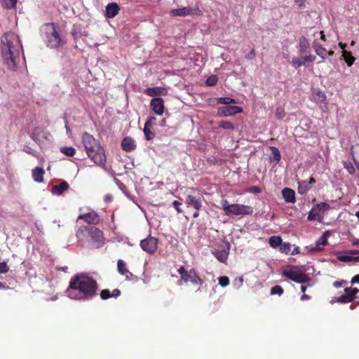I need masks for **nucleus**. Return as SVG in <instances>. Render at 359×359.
<instances>
[{"label":"nucleus","instance_id":"obj_43","mask_svg":"<svg viewBox=\"0 0 359 359\" xmlns=\"http://www.w3.org/2000/svg\"><path fill=\"white\" fill-rule=\"evenodd\" d=\"M271 150L273 160L276 161V162H278L281 158L280 153L278 149L276 147H271Z\"/></svg>","mask_w":359,"mask_h":359},{"label":"nucleus","instance_id":"obj_18","mask_svg":"<svg viewBox=\"0 0 359 359\" xmlns=\"http://www.w3.org/2000/svg\"><path fill=\"white\" fill-rule=\"evenodd\" d=\"M117 270L120 274L126 277V280H131V277L133 276V274L128 270L126 266V263L123 260H118Z\"/></svg>","mask_w":359,"mask_h":359},{"label":"nucleus","instance_id":"obj_19","mask_svg":"<svg viewBox=\"0 0 359 359\" xmlns=\"http://www.w3.org/2000/svg\"><path fill=\"white\" fill-rule=\"evenodd\" d=\"M144 93L150 97H156L158 95H166L168 90L163 87L148 88L144 90Z\"/></svg>","mask_w":359,"mask_h":359},{"label":"nucleus","instance_id":"obj_48","mask_svg":"<svg viewBox=\"0 0 359 359\" xmlns=\"http://www.w3.org/2000/svg\"><path fill=\"white\" fill-rule=\"evenodd\" d=\"M218 280L219 284L223 287H226L229 284V278L226 276L219 277Z\"/></svg>","mask_w":359,"mask_h":359},{"label":"nucleus","instance_id":"obj_64","mask_svg":"<svg viewBox=\"0 0 359 359\" xmlns=\"http://www.w3.org/2000/svg\"><path fill=\"white\" fill-rule=\"evenodd\" d=\"M338 45L342 49V51L346 50L345 48H346V47L347 46L346 43H344L342 42H339Z\"/></svg>","mask_w":359,"mask_h":359},{"label":"nucleus","instance_id":"obj_42","mask_svg":"<svg viewBox=\"0 0 359 359\" xmlns=\"http://www.w3.org/2000/svg\"><path fill=\"white\" fill-rule=\"evenodd\" d=\"M315 207L317 208L318 212H320V211L326 212L330 209V205L328 203H325V202H321L320 203H318Z\"/></svg>","mask_w":359,"mask_h":359},{"label":"nucleus","instance_id":"obj_53","mask_svg":"<svg viewBox=\"0 0 359 359\" xmlns=\"http://www.w3.org/2000/svg\"><path fill=\"white\" fill-rule=\"evenodd\" d=\"M9 271V266L6 262H0V273H6Z\"/></svg>","mask_w":359,"mask_h":359},{"label":"nucleus","instance_id":"obj_4","mask_svg":"<svg viewBox=\"0 0 359 359\" xmlns=\"http://www.w3.org/2000/svg\"><path fill=\"white\" fill-rule=\"evenodd\" d=\"M203 196L200 194L197 189L187 187L184 203L187 208H193L194 210H201L203 208Z\"/></svg>","mask_w":359,"mask_h":359},{"label":"nucleus","instance_id":"obj_11","mask_svg":"<svg viewBox=\"0 0 359 359\" xmlns=\"http://www.w3.org/2000/svg\"><path fill=\"white\" fill-rule=\"evenodd\" d=\"M140 246L142 249L147 253L150 255L154 254L158 247V239L155 237L149 236L141 241Z\"/></svg>","mask_w":359,"mask_h":359},{"label":"nucleus","instance_id":"obj_20","mask_svg":"<svg viewBox=\"0 0 359 359\" xmlns=\"http://www.w3.org/2000/svg\"><path fill=\"white\" fill-rule=\"evenodd\" d=\"M120 8L116 3H110L106 6V17L113 18L118 14Z\"/></svg>","mask_w":359,"mask_h":359},{"label":"nucleus","instance_id":"obj_55","mask_svg":"<svg viewBox=\"0 0 359 359\" xmlns=\"http://www.w3.org/2000/svg\"><path fill=\"white\" fill-rule=\"evenodd\" d=\"M305 65H306V62H312L316 60V56L313 55H306L303 57Z\"/></svg>","mask_w":359,"mask_h":359},{"label":"nucleus","instance_id":"obj_12","mask_svg":"<svg viewBox=\"0 0 359 359\" xmlns=\"http://www.w3.org/2000/svg\"><path fill=\"white\" fill-rule=\"evenodd\" d=\"M243 111V109L238 106H224L218 108V115L220 116H229L237 114Z\"/></svg>","mask_w":359,"mask_h":359},{"label":"nucleus","instance_id":"obj_51","mask_svg":"<svg viewBox=\"0 0 359 359\" xmlns=\"http://www.w3.org/2000/svg\"><path fill=\"white\" fill-rule=\"evenodd\" d=\"M194 285H202L203 284V280L198 276L197 273L194 276L193 279L191 282Z\"/></svg>","mask_w":359,"mask_h":359},{"label":"nucleus","instance_id":"obj_40","mask_svg":"<svg viewBox=\"0 0 359 359\" xmlns=\"http://www.w3.org/2000/svg\"><path fill=\"white\" fill-rule=\"evenodd\" d=\"M359 290L356 287L352 288V287H346L344 289V292L346 294H351L352 296V301H353L355 299V296L357 293L358 292Z\"/></svg>","mask_w":359,"mask_h":359},{"label":"nucleus","instance_id":"obj_45","mask_svg":"<svg viewBox=\"0 0 359 359\" xmlns=\"http://www.w3.org/2000/svg\"><path fill=\"white\" fill-rule=\"evenodd\" d=\"M276 118L278 120L283 119L285 116L286 113L283 107H277L275 114Z\"/></svg>","mask_w":359,"mask_h":359},{"label":"nucleus","instance_id":"obj_13","mask_svg":"<svg viewBox=\"0 0 359 359\" xmlns=\"http://www.w3.org/2000/svg\"><path fill=\"white\" fill-rule=\"evenodd\" d=\"M314 101L316 104H320V108L325 112L328 109V103L325 93L320 90H316L314 93Z\"/></svg>","mask_w":359,"mask_h":359},{"label":"nucleus","instance_id":"obj_6","mask_svg":"<svg viewBox=\"0 0 359 359\" xmlns=\"http://www.w3.org/2000/svg\"><path fill=\"white\" fill-rule=\"evenodd\" d=\"M87 151L88 157L97 165L104 166L106 163V155L104 148L100 145L97 148Z\"/></svg>","mask_w":359,"mask_h":359},{"label":"nucleus","instance_id":"obj_15","mask_svg":"<svg viewBox=\"0 0 359 359\" xmlns=\"http://www.w3.org/2000/svg\"><path fill=\"white\" fill-rule=\"evenodd\" d=\"M78 219L84 220L88 224H97L100 219L99 215L95 211H91L86 214H82L79 215Z\"/></svg>","mask_w":359,"mask_h":359},{"label":"nucleus","instance_id":"obj_39","mask_svg":"<svg viewBox=\"0 0 359 359\" xmlns=\"http://www.w3.org/2000/svg\"><path fill=\"white\" fill-rule=\"evenodd\" d=\"M336 302L338 303H349L352 301V296L351 294H343L341 297L336 299Z\"/></svg>","mask_w":359,"mask_h":359},{"label":"nucleus","instance_id":"obj_57","mask_svg":"<svg viewBox=\"0 0 359 359\" xmlns=\"http://www.w3.org/2000/svg\"><path fill=\"white\" fill-rule=\"evenodd\" d=\"M256 53L254 48H252L250 53L245 56L248 60H253L255 57Z\"/></svg>","mask_w":359,"mask_h":359},{"label":"nucleus","instance_id":"obj_29","mask_svg":"<svg viewBox=\"0 0 359 359\" xmlns=\"http://www.w3.org/2000/svg\"><path fill=\"white\" fill-rule=\"evenodd\" d=\"M313 47L318 55H319L323 60L325 59L327 50L322 45L319 44L315 41L313 43Z\"/></svg>","mask_w":359,"mask_h":359},{"label":"nucleus","instance_id":"obj_26","mask_svg":"<svg viewBox=\"0 0 359 359\" xmlns=\"http://www.w3.org/2000/svg\"><path fill=\"white\" fill-rule=\"evenodd\" d=\"M69 184L66 181H62L58 185H55L52 187V193L55 195H61L65 191L69 189Z\"/></svg>","mask_w":359,"mask_h":359},{"label":"nucleus","instance_id":"obj_28","mask_svg":"<svg viewBox=\"0 0 359 359\" xmlns=\"http://www.w3.org/2000/svg\"><path fill=\"white\" fill-rule=\"evenodd\" d=\"M196 273V271L194 269H190L185 276L180 277V278L177 280V285L181 286L184 283H187L189 281L191 282V280Z\"/></svg>","mask_w":359,"mask_h":359},{"label":"nucleus","instance_id":"obj_8","mask_svg":"<svg viewBox=\"0 0 359 359\" xmlns=\"http://www.w3.org/2000/svg\"><path fill=\"white\" fill-rule=\"evenodd\" d=\"M169 14L172 17H186L189 15H201V11L198 6H196L195 8L188 6L171 9Z\"/></svg>","mask_w":359,"mask_h":359},{"label":"nucleus","instance_id":"obj_52","mask_svg":"<svg viewBox=\"0 0 359 359\" xmlns=\"http://www.w3.org/2000/svg\"><path fill=\"white\" fill-rule=\"evenodd\" d=\"M337 258L339 261L344 262H353V256L341 255V256H339Z\"/></svg>","mask_w":359,"mask_h":359},{"label":"nucleus","instance_id":"obj_17","mask_svg":"<svg viewBox=\"0 0 359 359\" xmlns=\"http://www.w3.org/2000/svg\"><path fill=\"white\" fill-rule=\"evenodd\" d=\"M316 182L315 178L310 177L309 181L303 180L298 182V191L300 194H306L309 190L311 189V185Z\"/></svg>","mask_w":359,"mask_h":359},{"label":"nucleus","instance_id":"obj_49","mask_svg":"<svg viewBox=\"0 0 359 359\" xmlns=\"http://www.w3.org/2000/svg\"><path fill=\"white\" fill-rule=\"evenodd\" d=\"M23 150L26 153L31 154L34 157L39 158L40 156V154L37 151L34 150L33 149H32L31 147H29L28 146H25L24 147Z\"/></svg>","mask_w":359,"mask_h":359},{"label":"nucleus","instance_id":"obj_56","mask_svg":"<svg viewBox=\"0 0 359 359\" xmlns=\"http://www.w3.org/2000/svg\"><path fill=\"white\" fill-rule=\"evenodd\" d=\"M156 118L154 117V116H150L147 121H146V123H144V125H146L147 126H150L151 127L153 125L155 124L156 123Z\"/></svg>","mask_w":359,"mask_h":359},{"label":"nucleus","instance_id":"obj_21","mask_svg":"<svg viewBox=\"0 0 359 359\" xmlns=\"http://www.w3.org/2000/svg\"><path fill=\"white\" fill-rule=\"evenodd\" d=\"M121 147L123 150L129 152L133 151L136 147L135 142L130 137L123 138L121 142Z\"/></svg>","mask_w":359,"mask_h":359},{"label":"nucleus","instance_id":"obj_32","mask_svg":"<svg viewBox=\"0 0 359 359\" xmlns=\"http://www.w3.org/2000/svg\"><path fill=\"white\" fill-rule=\"evenodd\" d=\"M309 48V43L305 36H302L299 39V50L301 53L307 52Z\"/></svg>","mask_w":359,"mask_h":359},{"label":"nucleus","instance_id":"obj_47","mask_svg":"<svg viewBox=\"0 0 359 359\" xmlns=\"http://www.w3.org/2000/svg\"><path fill=\"white\" fill-rule=\"evenodd\" d=\"M217 76L216 75H212L207 79L205 83L208 86H214L217 84Z\"/></svg>","mask_w":359,"mask_h":359},{"label":"nucleus","instance_id":"obj_24","mask_svg":"<svg viewBox=\"0 0 359 359\" xmlns=\"http://www.w3.org/2000/svg\"><path fill=\"white\" fill-rule=\"evenodd\" d=\"M45 170L42 168L36 167L32 170V176L33 180L38 182L41 183L43 182V175Z\"/></svg>","mask_w":359,"mask_h":359},{"label":"nucleus","instance_id":"obj_60","mask_svg":"<svg viewBox=\"0 0 359 359\" xmlns=\"http://www.w3.org/2000/svg\"><path fill=\"white\" fill-rule=\"evenodd\" d=\"M351 283V284L359 283V274L354 276L352 278Z\"/></svg>","mask_w":359,"mask_h":359},{"label":"nucleus","instance_id":"obj_35","mask_svg":"<svg viewBox=\"0 0 359 359\" xmlns=\"http://www.w3.org/2000/svg\"><path fill=\"white\" fill-rule=\"evenodd\" d=\"M269 243L270 244V245L272 248H277L278 246L281 245L282 238L280 236H271L269 238Z\"/></svg>","mask_w":359,"mask_h":359},{"label":"nucleus","instance_id":"obj_50","mask_svg":"<svg viewBox=\"0 0 359 359\" xmlns=\"http://www.w3.org/2000/svg\"><path fill=\"white\" fill-rule=\"evenodd\" d=\"M283 289L280 285H275L271 289V294L281 295L283 293Z\"/></svg>","mask_w":359,"mask_h":359},{"label":"nucleus","instance_id":"obj_14","mask_svg":"<svg viewBox=\"0 0 359 359\" xmlns=\"http://www.w3.org/2000/svg\"><path fill=\"white\" fill-rule=\"evenodd\" d=\"M150 106L154 112L157 115H162L164 112V101L161 97L152 98Z\"/></svg>","mask_w":359,"mask_h":359},{"label":"nucleus","instance_id":"obj_58","mask_svg":"<svg viewBox=\"0 0 359 359\" xmlns=\"http://www.w3.org/2000/svg\"><path fill=\"white\" fill-rule=\"evenodd\" d=\"M177 271L180 274V277L183 276H185L189 272V271L186 270V269H185V267L184 266H181L178 269Z\"/></svg>","mask_w":359,"mask_h":359},{"label":"nucleus","instance_id":"obj_44","mask_svg":"<svg viewBox=\"0 0 359 359\" xmlns=\"http://www.w3.org/2000/svg\"><path fill=\"white\" fill-rule=\"evenodd\" d=\"M292 65L294 68L297 69L302 65H305V63L304 62L303 57H293L292 60Z\"/></svg>","mask_w":359,"mask_h":359},{"label":"nucleus","instance_id":"obj_30","mask_svg":"<svg viewBox=\"0 0 359 359\" xmlns=\"http://www.w3.org/2000/svg\"><path fill=\"white\" fill-rule=\"evenodd\" d=\"M341 59H343L348 67L352 66L355 60L352 53L347 50L342 51Z\"/></svg>","mask_w":359,"mask_h":359},{"label":"nucleus","instance_id":"obj_31","mask_svg":"<svg viewBox=\"0 0 359 359\" xmlns=\"http://www.w3.org/2000/svg\"><path fill=\"white\" fill-rule=\"evenodd\" d=\"M323 219V217L320 215L319 212L318 211L317 208L316 207L313 208L310 212H309V215L307 217V219L309 221H321Z\"/></svg>","mask_w":359,"mask_h":359},{"label":"nucleus","instance_id":"obj_38","mask_svg":"<svg viewBox=\"0 0 359 359\" xmlns=\"http://www.w3.org/2000/svg\"><path fill=\"white\" fill-rule=\"evenodd\" d=\"M344 168L347 170L350 175H354L355 173V168L350 161H343Z\"/></svg>","mask_w":359,"mask_h":359},{"label":"nucleus","instance_id":"obj_3","mask_svg":"<svg viewBox=\"0 0 359 359\" xmlns=\"http://www.w3.org/2000/svg\"><path fill=\"white\" fill-rule=\"evenodd\" d=\"M81 247L89 250L101 248L105 244L103 231L95 226H82L76 232Z\"/></svg>","mask_w":359,"mask_h":359},{"label":"nucleus","instance_id":"obj_63","mask_svg":"<svg viewBox=\"0 0 359 359\" xmlns=\"http://www.w3.org/2000/svg\"><path fill=\"white\" fill-rule=\"evenodd\" d=\"M348 253H349L350 255H359V250H351L348 251Z\"/></svg>","mask_w":359,"mask_h":359},{"label":"nucleus","instance_id":"obj_62","mask_svg":"<svg viewBox=\"0 0 359 359\" xmlns=\"http://www.w3.org/2000/svg\"><path fill=\"white\" fill-rule=\"evenodd\" d=\"M104 201L106 203H110L112 201V196L110 194H107L105 196H104Z\"/></svg>","mask_w":359,"mask_h":359},{"label":"nucleus","instance_id":"obj_9","mask_svg":"<svg viewBox=\"0 0 359 359\" xmlns=\"http://www.w3.org/2000/svg\"><path fill=\"white\" fill-rule=\"evenodd\" d=\"M253 211L254 209L252 206L234 203L231 204V208L227 216L234 217L238 215H252Z\"/></svg>","mask_w":359,"mask_h":359},{"label":"nucleus","instance_id":"obj_7","mask_svg":"<svg viewBox=\"0 0 359 359\" xmlns=\"http://www.w3.org/2000/svg\"><path fill=\"white\" fill-rule=\"evenodd\" d=\"M283 275L298 283L303 284L311 280V278L306 273L294 269H285L283 271Z\"/></svg>","mask_w":359,"mask_h":359},{"label":"nucleus","instance_id":"obj_16","mask_svg":"<svg viewBox=\"0 0 359 359\" xmlns=\"http://www.w3.org/2000/svg\"><path fill=\"white\" fill-rule=\"evenodd\" d=\"M331 236L330 231H325L323 235L316 241V246L312 247L310 249L311 252H320L323 250V248H320V245H327L328 244L327 239Z\"/></svg>","mask_w":359,"mask_h":359},{"label":"nucleus","instance_id":"obj_37","mask_svg":"<svg viewBox=\"0 0 359 359\" xmlns=\"http://www.w3.org/2000/svg\"><path fill=\"white\" fill-rule=\"evenodd\" d=\"M150 126H144V134L147 140H151L155 137V133L150 130Z\"/></svg>","mask_w":359,"mask_h":359},{"label":"nucleus","instance_id":"obj_34","mask_svg":"<svg viewBox=\"0 0 359 359\" xmlns=\"http://www.w3.org/2000/svg\"><path fill=\"white\" fill-rule=\"evenodd\" d=\"M217 103L222 104H225V106H227L228 104H236L237 101H236V100L231 98V97H222L217 98Z\"/></svg>","mask_w":359,"mask_h":359},{"label":"nucleus","instance_id":"obj_41","mask_svg":"<svg viewBox=\"0 0 359 359\" xmlns=\"http://www.w3.org/2000/svg\"><path fill=\"white\" fill-rule=\"evenodd\" d=\"M219 126L220 128H222L223 129H226V130H233L234 129L233 124L231 122L227 121H220L219 123Z\"/></svg>","mask_w":359,"mask_h":359},{"label":"nucleus","instance_id":"obj_25","mask_svg":"<svg viewBox=\"0 0 359 359\" xmlns=\"http://www.w3.org/2000/svg\"><path fill=\"white\" fill-rule=\"evenodd\" d=\"M350 154L354 164L359 171V144L351 146L350 149Z\"/></svg>","mask_w":359,"mask_h":359},{"label":"nucleus","instance_id":"obj_10","mask_svg":"<svg viewBox=\"0 0 359 359\" xmlns=\"http://www.w3.org/2000/svg\"><path fill=\"white\" fill-rule=\"evenodd\" d=\"M81 142L83 145L86 152L90 151L92 149L100 146V142L90 133H83L81 135Z\"/></svg>","mask_w":359,"mask_h":359},{"label":"nucleus","instance_id":"obj_46","mask_svg":"<svg viewBox=\"0 0 359 359\" xmlns=\"http://www.w3.org/2000/svg\"><path fill=\"white\" fill-rule=\"evenodd\" d=\"M222 208L224 211L225 215H228L231 208V204H229V201L226 199L222 201Z\"/></svg>","mask_w":359,"mask_h":359},{"label":"nucleus","instance_id":"obj_54","mask_svg":"<svg viewBox=\"0 0 359 359\" xmlns=\"http://www.w3.org/2000/svg\"><path fill=\"white\" fill-rule=\"evenodd\" d=\"M182 203L178 201H174L172 202V206L177 210L178 213H182L183 212L182 209L180 208Z\"/></svg>","mask_w":359,"mask_h":359},{"label":"nucleus","instance_id":"obj_59","mask_svg":"<svg viewBox=\"0 0 359 359\" xmlns=\"http://www.w3.org/2000/svg\"><path fill=\"white\" fill-rule=\"evenodd\" d=\"M346 283V280L336 281L334 283V286L337 288L341 287Z\"/></svg>","mask_w":359,"mask_h":359},{"label":"nucleus","instance_id":"obj_36","mask_svg":"<svg viewBox=\"0 0 359 359\" xmlns=\"http://www.w3.org/2000/svg\"><path fill=\"white\" fill-rule=\"evenodd\" d=\"M18 0H1L4 8L11 9L15 7Z\"/></svg>","mask_w":359,"mask_h":359},{"label":"nucleus","instance_id":"obj_23","mask_svg":"<svg viewBox=\"0 0 359 359\" xmlns=\"http://www.w3.org/2000/svg\"><path fill=\"white\" fill-rule=\"evenodd\" d=\"M100 298L106 300L110 297H118L121 295V290L118 289H114L111 292L108 289H104L100 292Z\"/></svg>","mask_w":359,"mask_h":359},{"label":"nucleus","instance_id":"obj_2","mask_svg":"<svg viewBox=\"0 0 359 359\" xmlns=\"http://www.w3.org/2000/svg\"><path fill=\"white\" fill-rule=\"evenodd\" d=\"M22 50L20 38L16 34L9 32L1 38V56L4 63L12 70H15L20 62Z\"/></svg>","mask_w":359,"mask_h":359},{"label":"nucleus","instance_id":"obj_22","mask_svg":"<svg viewBox=\"0 0 359 359\" xmlns=\"http://www.w3.org/2000/svg\"><path fill=\"white\" fill-rule=\"evenodd\" d=\"M282 195L285 202L294 203L295 202V192L290 188L285 187L282 190Z\"/></svg>","mask_w":359,"mask_h":359},{"label":"nucleus","instance_id":"obj_1","mask_svg":"<svg viewBox=\"0 0 359 359\" xmlns=\"http://www.w3.org/2000/svg\"><path fill=\"white\" fill-rule=\"evenodd\" d=\"M97 290L98 285L95 280L76 274L71 278L67 292L72 299L86 301L95 297Z\"/></svg>","mask_w":359,"mask_h":359},{"label":"nucleus","instance_id":"obj_27","mask_svg":"<svg viewBox=\"0 0 359 359\" xmlns=\"http://www.w3.org/2000/svg\"><path fill=\"white\" fill-rule=\"evenodd\" d=\"M212 254L214 256L217 258V259L222 262L225 263L227 260L228 256H229V248L226 250H215L212 252Z\"/></svg>","mask_w":359,"mask_h":359},{"label":"nucleus","instance_id":"obj_33","mask_svg":"<svg viewBox=\"0 0 359 359\" xmlns=\"http://www.w3.org/2000/svg\"><path fill=\"white\" fill-rule=\"evenodd\" d=\"M60 152L67 156H74L76 154V149L72 147H63L60 148Z\"/></svg>","mask_w":359,"mask_h":359},{"label":"nucleus","instance_id":"obj_5","mask_svg":"<svg viewBox=\"0 0 359 359\" xmlns=\"http://www.w3.org/2000/svg\"><path fill=\"white\" fill-rule=\"evenodd\" d=\"M47 37V46L51 48H58L63 46L65 41L60 37L58 32L56 30V26L54 23H48L45 25Z\"/></svg>","mask_w":359,"mask_h":359},{"label":"nucleus","instance_id":"obj_61","mask_svg":"<svg viewBox=\"0 0 359 359\" xmlns=\"http://www.w3.org/2000/svg\"><path fill=\"white\" fill-rule=\"evenodd\" d=\"M250 191L253 192V193H255V194L260 193V189L258 187H256V186L251 187L250 188Z\"/></svg>","mask_w":359,"mask_h":359}]
</instances>
